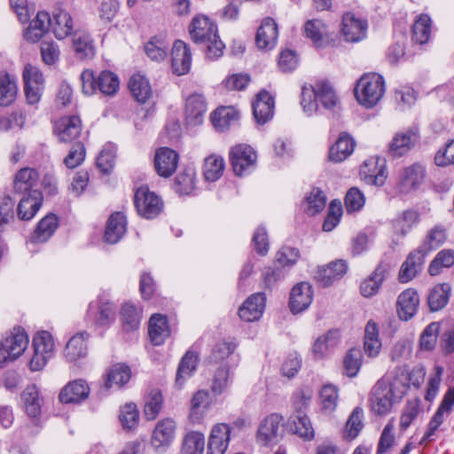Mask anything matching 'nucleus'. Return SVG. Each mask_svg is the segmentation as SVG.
I'll return each mask as SVG.
<instances>
[{"instance_id":"nucleus-1","label":"nucleus","mask_w":454,"mask_h":454,"mask_svg":"<svg viewBox=\"0 0 454 454\" xmlns=\"http://www.w3.org/2000/svg\"><path fill=\"white\" fill-rule=\"evenodd\" d=\"M192 40L207 44V57L214 59L223 54L224 44L219 39L217 26L208 17L198 15L192 19L189 27Z\"/></svg>"},{"instance_id":"nucleus-2","label":"nucleus","mask_w":454,"mask_h":454,"mask_svg":"<svg viewBox=\"0 0 454 454\" xmlns=\"http://www.w3.org/2000/svg\"><path fill=\"white\" fill-rule=\"evenodd\" d=\"M318 102L328 110L338 106V98L332 86L325 82H318L315 86H303L301 99L303 111L308 115L313 114L317 111Z\"/></svg>"},{"instance_id":"nucleus-3","label":"nucleus","mask_w":454,"mask_h":454,"mask_svg":"<svg viewBox=\"0 0 454 454\" xmlns=\"http://www.w3.org/2000/svg\"><path fill=\"white\" fill-rule=\"evenodd\" d=\"M82 92L93 95L98 90L106 96H114L119 90L120 80L116 74L103 70L96 74L92 70L86 69L80 75Z\"/></svg>"},{"instance_id":"nucleus-4","label":"nucleus","mask_w":454,"mask_h":454,"mask_svg":"<svg viewBox=\"0 0 454 454\" xmlns=\"http://www.w3.org/2000/svg\"><path fill=\"white\" fill-rule=\"evenodd\" d=\"M385 90L382 75L376 73L365 74L356 82L355 96L360 105L372 108L382 98Z\"/></svg>"},{"instance_id":"nucleus-5","label":"nucleus","mask_w":454,"mask_h":454,"mask_svg":"<svg viewBox=\"0 0 454 454\" xmlns=\"http://www.w3.org/2000/svg\"><path fill=\"white\" fill-rule=\"evenodd\" d=\"M28 345V336L21 327L13 328L12 332L0 341V364L13 361L20 356Z\"/></svg>"},{"instance_id":"nucleus-6","label":"nucleus","mask_w":454,"mask_h":454,"mask_svg":"<svg viewBox=\"0 0 454 454\" xmlns=\"http://www.w3.org/2000/svg\"><path fill=\"white\" fill-rule=\"evenodd\" d=\"M137 214L145 219L157 217L163 209L162 200L147 186H139L134 195Z\"/></svg>"},{"instance_id":"nucleus-7","label":"nucleus","mask_w":454,"mask_h":454,"mask_svg":"<svg viewBox=\"0 0 454 454\" xmlns=\"http://www.w3.org/2000/svg\"><path fill=\"white\" fill-rule=\"evenodd\" d=\"M176 423L173 419L159 420L153 430L150 444L158 454L165 453L176 438Z\"/></svg>"},{"instance_id":"nucleus-8","label":"nucleus","mask_w":454,"mask_h":454,"mask_svg":"<svg viewBox=\"0 0 454 454\" xmlns=\"http://www.w3.org/2000/svg\"><path fill=\"white\" fill-rule=\"evenodd\" d=\"M426 177V168L419 163L402 168L398 174L396 192L402 195L410 194L419 189Z\"/></svg>"},{"instance_id":"nucleus-9","label":"nucleus","mask_w":454,"mask_h":454,"mask_svg":"<svg viewBox=\"0 0 454 454\" xmlns=\"http://www.w3.org/2000/svg\"><path fill=\"white\" fill-rule=\"evenodd\" d=\"M282 420V416L278 413H272L263 419L257 430V442L262 446L277 444L284 434Z\"/></svg>"},{"instance_id":"nucleus-10","label":"nucleus","mask_w":454,"mask_h":454,"mask_svg":"<svg viewBox=\"0 0 454 454\" xmlns=\"http://www.w3.org/2000/svg\"><path fill=\"white\" fill-rule=\"evenodd\" d=\"M22 78L27 104L38 103L44 88V78L42 72L38 67L27 64L22 72Z\"/></svg>"},{"instance_id":"nucleus-11","label":"nucleus","mask_w":454,"mask_h":454,"mask_svg":"<svg viewBox=\"0 0 454 454\" xmlns=\"http://www.w3.org/2000/svg\"><path fill=\"white\" fill-rule=\"evenodd\" d=\"M398 400L394 393L389 389L386 379L379 380L373 386L371 392V408L378 415L387 414L393 406L395 401Z\"/></svg>"},{"instance_id":"nucleus-12","label":"nucleus","mask_w":454,"mask_h":454,"mask_svg":"<svg viewBox=\"0 0 454 454\" xmlns=\"http://www.w3.org/2000/svg\"><path fill=\"white\" fill-rule=\"evenodd\" d=\"M360 176L367 184L382 186L388 176L386 160L379 156H371L361 166Z\"/></svg>"},{"instance_id":"nucleus-13","label":"nucleus","mask_w":454,"mask_h":454,"mask_svg":"<svg viewBox=\"0 0 454 454\" xmlns=\"http://www.w3.org/2000/svg\"><path fill=\"white\" fill-rule=\"evenodd\" d=\"M230 159L234 173L242 176L255 164L257 155L250 145L237 144L231 150Z\"/></svg>"},{"instance_id":"nucleus-14","label":"nucleus","mask_w":454,"mask_h":454,"mask_svg":"<svg viewBox=\"0 0 454 454\" xmlns=\"http://www.w3.org/2000/svg\"><path fill=\"white\" fill-rule=\"evenodd\" d=\"M453 405L454 387L449 388L445 393L440 406L428 424V429L422 437L420 444L426 445L433 441L432 436L435 434V432L444 421V414L450 413Z\"/></svg>"},{"instance_id":"nucleus-15","label":"nucleus","mask_w":454,"mask_h":454,"mask_svg":"<svg viewBox=\"0 0 454 454\" xmlns=\"http://www.w3.org/2000/svg\"><path fill=\"white\" fill-rule=\"evenodd\" d=\"M82 121L79 116H64L54 122L53 132L60 142H74L81 136Z\"/></svg>"},{"instance_id":"nucleus-16","label":"nucleus","mask_w":454,"mask_h":454,"mask_svg":"<svg viewBox=\"0 0 454 454\" xmlns=\"http://www.w3.org/2000/svg\"><path fill=\"white\" fill-rule=\"evenodd\" d=\"M178 153L169 147H160L155 152L154 168L156 173L164 178L171 176L178 165Z\"/></svg>"},{"instance_id":"nucleus-17","label":"nucleus","mask_w":454,"mask_h":454,"mask_svg":"<svg viewBox=\"0 0 454 454\" xmlns=\"http://www.w3.org/2000/svg\"><path fill=\"white\" fill-rule=\"evenodd\" d=\"M240 113L233 106H220L210 114V121L217 132H226L239 124Z\"/></svg>"},{"instance_id":"nucleus-18","label":"nucleus","mask_w":454,"mask_h":454,"mask_svg":"<svg viewBox=\"0 0 454 454\" xmlns=\"http://www.w3.org/2000/svg\"><path fill=\"white\" fill-rule=\"evenodd\" d=\"M231 440V427L229 424L218 423L210 432L207 442V454H224Z\"/></svg>"},{"instance_id":"nucleus-19","label":"nucleus","mask_w":454,"mask_h":454,"mask_svg":"<svg viewBox=\"0 0 454 454\" xmlns=\"http://www.w3.org/2000/svg\"><path fill=\"white\" fill-rule=\"evenodd\" d=\"M192 52L184 42L176 40L171 51V67L176 75H184L191 69Z\"/></svg>"},{"instance_id":"nucleus-20","label":"nucleus","mask_w":454,"mask_h":454,"mask_svg":"<svg viewBox=\"0 0 454 454\" xmlns=\"http://www.w3.org/2000/svg\"><path fill=\"white\" fill-rule=\"evenodd\" d=\"M313 290L310 284L301 282L290 293L289 307L294 314L306 310L312 302Z\"/></svg>"},{"instance_id":"nucleus-21","label":"nucleus","mask_w":454,"mask_h":454,"mask_svg":"<svg viewBox=\"0 0 454 454\" xmlns=\"http://www.w3.org/2000/svg\"><path fill=\"white\" fill-rule=\"evenodd\" d=\"M348 265L345 261L336 260L327 265L318 267L314 274L317 282L325 287L341 278L347 272Z\"/></svg>"},{"instance_id":"nucleus-22","label":"nucleus","mask_w":454,"mask_h":454,"mask_svg":"<svg viewBox=\"0 0 454 454\" xmlns=\"http://www.w3.org/2000/svg\"><path fill=\"white\" fill-rule=\"evenodd\" d=\"M275 103L266 90L260 91L253 103V114L258 125H263L273 118Z\"/></svg>"},{"instance_id":"nucleus-23","label":"nucleus","mask_w":454,"mask_h":454,"mask_svg":"<svg viewBox=\"0 0 454 454\" xmlns=\"http://www.w3.org/2000/svg\"><path fill=\"white\" fill-rule=\"evenodd\" d=\"M420 222V213L414 208H407L399 212L392 220L391 224L395 235L405 237Z\"/></svg>"},{"instance_id":"nucleus-24","label":"nucleus","mask_w":454,"mask_h":454,"mask_svg":"<svg viewBox=\"0 0 454 454\" xmlns=\"http://www.w3.org/2000/svg\"><path fill=\"white\" fill-rule=\"evenodd\" d=\"M382 379L387 380L389 389L397 399L401 400L410 388L411 372L406 366H397Z\"/></svg>"},{"instance_id":"nucleus-25","label":"nucleus","mask_w":454,"mask_h":454,"mask_svg":"<svg viewBox=\"0 0 454 454\" xmlns=\"http://www.w3.org/2000/svg\"><path fill=\"white\" fill-rule=\"evenodd\" d=\"M266 296L263 293L250 295L239 309V317L247 322L258 320L265 309Z\"/></svg>"},{"instance_id":"nucleus-26","label":"nucleus","mask_w":454,"mask_h":454,"mask_svg":"<svg viewBox=\"0 0 454 454\" xmlns=\"http://www.w3.org/2000/svg\"><path fill=\"white\" fill-rule=\"evenodd\" d=\"M90 393L87 382L82 379L67 383L59 393V401L63 403H79L85 401Z\"/></svg>"},{"instance_id":"nucleus-27","label":"nucleus","mask_w":454,"mask_h":454,"mask_svg":"<svg viewBox=\"0 0 454 454\" xmlns=\"http://www.w3.org/2000/svg\"><path fill=\"white\" fill-rule=\"evenodd\" d=\"M341 30L346 41L356 43L365 37L367 22L356 18L353 13L347 12L342 18Z\"/></svg>"},{"instance_id":"nucleus-28","label":"nucleus","mask_w":454,"mask_h":454,"mask_svg":"<svg viewBox=\"0 0 454 454\" xmlns=\"http://www.w3.org/2000/svg\"><path fill=\"white\" fill-rule=\"evenodd\" d=\"M207 103L201 94L189 96L185 102V121L187 125L197 126L203 122Z\"/></svg>"},{"instance_id":"nucleus-29","label":"nucleus","mask_w":454,"mask_h":454,"mask_svg":"<svg viewBox=\"0 0 454 454\" xmlns=\"http://www.w3.org/2000/svg\"><path fill=\"white\" fill-rule=\"evenodd\" d=\"M286 427L289 431L305 441H311L315 437V431L310 419L302 411H295L289 417Z\"/></svg>"},{"instance_id":"nucleus-30","label":"nucleus","mask_w":454,"mask_h":454,"mask_svg":"<svg viewBox=\"0 0 454 454\" xmlns=\"http://www.w3.org/2000/svg\"><path fill=\"white\" fill-rule=\"evenodd\" d=\"M278 35L276 21L272 18L264 19L257 29L255 36L257 46L262 50H271L277 43Z\"/></svg>"},{"instance_id":"nucleus-31","label":"nucleus","mask_w":454,"mask_h":454,"mask_svg":"<svg viewBox=\"0 0 454 454\" xmlns=\"http://www.w3.org/2000/svg\"><path fill=\"white\" fill-rule=\"evenodd\" d=\"M43 202L42 193L34 190L23 197L17 206V215L21 221H29L40 209Z\"/></svg>"},{"instance_id":"nucleus-32","label":"nucleus","mask_w":454,"mask_h":454,"mask_svg":"<svg viewBox=\"0 0 454 454\" xmlns=\"http://www.w3.org/2000/svg\"><path fill=\"white\" fill-rule=\"evenodd\" d=\"M51 19L46 12H38L24 31V38L30 43L38 42L51 27Z\"/></svg>"},{"instance_id":"nucleus-33","label":"nucleus","mask_w":454,"mask_h":454,"mask_svg":"<svg viewBox=\"0 0 454 454\" xmlns=\"http://www.w3.org/2000/svg\"><path fill=\"white\" fill-rule=\"evenodd\" d=\"M419 303L418 293L411 288L400 294L397 299V311L402 320L411 319L417 312Z\"/></svg>"},{"instance_id":"nucleus-34","label":"nucleus","mask_w":454,"mask_h":454,"mask_svg":"<svg viewBox=\"0 0 454 454\" xmlns=\"http://www.w3.org/2000/svg\"><path fill=\"white\" fill-rule=\"evenodd\" d=\"M425 253L422 250H415L411 252L402 264L398 278L402 283H407L416 277L421 270L424 263Z\"/></svg>"},{"instance_id":"nucleus-35","label":"nucleus","mask_w":454,"mask_h":454,"mask_svg":"<svg viewBox=\"0 0 454 454\" xmlns=\"http://www.w3.org/2000/svg\"><path fill=\"white\" fill-rule=\"evenodd\" d=\"M382 348L378 325L373 320H369L364 328V349L367 356L377 357Z\"/></svg>"},{"instance_id":"nucleus-36","label":"nucleus","mask_w":454,"mask_h":454,"mask_svg":"<svg viewBox=\"0 0 454 454\" xmlns=\"http://www.w3.org/2000/svg\"><path fill=\"white\" fill-rule=\"evenodd\" d=\"M127 221L121 212L111 215L107 221L104 239L106 243L116 244L126 232Z\"/></svg>"},{"instance_id":"nucleus-37","label":"nucleus","mask_w":454,"mask_h":454,"mask_svg":"<svg viewBox=\"0 0 454 454\" xmlns=\"http://www.w3.org/2000/svg\"><path fill=\"white\" fill-rule=\"evenodd\" d=\"M51 27L58 39H64L70 35L74 30V23L71 15L65 10H55L53 12Z\"/></svg>"},{"instance_id":"nucleus-38","label":"nucleus","mask_w":454,"mask_h":454,"mask_svg":"<svg viewBox=\"0 0 454 454\" xmlns=\"http://www.w3.org/2000/svg\"><path fill=\"white\" fill-rule=\"evenodd\" d=\"M59 226L58 217L54 214L44 216L37 224L30 240L33 243H44L55 232Z\"/></svg>"},{"instance_id":"nucleus-39","label":"nucleus","mask_w":454,"mask_h":454,"mask_svg":"<svg viewBox=\"0 0 454 454\" xmlns=\"http://www.w3.org/2000/svg\"><path fill=\"white\" fill-rule=\"evenodd\" d=\"M89 334L85 332L74 335L67 343L64 355L70 362H74L87 355L86 340Z\"/></svg>"},{"instance_id":"nucleus-40","label":"nucleus","mask_w":454,"mask_h":454,"mask_svg":"<svg viewBox=\"0 0 454 454\" xmlns=\"http://www.w3.org/2000/svg\"><path fill=\"white\" fill-rule=\"evenodd\" d=\"M340 334L338 331L331 330L317 338L312 346V355L316 359L326 356L338 342Z\"/></svg>"},{"instance_id":"nucleus-41","label":"nucleus","mask_w":454,"mask_h":454,"mask_svg":"<svg viewBox=\"0 0 454 454\" xmlns=\"http://www.w3.org/2000/svg\"><path fill=\"white\" fill-rule=\"evenodd\" d=\"M451 287L447 283L438 284L434 286L429 292L427 296V303L429 309L433 312L439 311L443 309L450 299Z\"/></svg>"},{"instance_id":"nucleus-42","label":"nucleus","mask_w":454,"mask_h":454,"mask_svg":"<svg viewBox=\"0 0 454 454\" xmlns=\"http://www.w3.org/2000/svg\"><path fill=\"white\" fill-rule=\"evenodd\" d=\"M149 335L154 345H160L169 335V328L166 317L154 314L151 317L148 328Z\"/></svg>"},{"instance_id":"nucleus-43","label":"nucleus","mask_w":454,"mask_h":454,"mask_svg":"<svg viewBox=\"0 0 454 454\" xmlns=\"http://www.w3.org/2000/svg\"><path fill=\"white\" fill-rule=\"evenodd\" d=\"M198 364V356L196 353L187 351L182 357L176 376V385L181 388L185 380L192 377L196 371Z\"/></svg>"},{"instance_id":"nucleus-44","label":"nucleus","mask_w":454,"mask_h":454,"mask_svg":"<svg viewBox=\"0 0 454 454\" xmlns=\"http://www.w3.org/2000/svg\"><path fill=\"white\" fill-rule=\"evenodd\" d=\"M39 175L35 168H23L20 169L14 177L13 188L16 192L23 193L29 191L36 184Z\"/></svg>"},{"instance_id":"nucleus-45","label":"nucleus","mask_w":454,"mask_h":454,"mask_svg":"<svg viewBox=\"0 0 454 454\" xmlns=\"http://www.w3.org/2000/svg\"><path fill=\"white\" fill-rule=\"evenodd\" d=\"M129 88L138 103H145L152 96V88L146 77L140 74H133L129 82Z\"/></svg>"},{"instance_id":"nucleus-46","label":"nucleus","mask_w":454,"mask_h":454,"mask_svg":"<svg viewBox=\"0 0 454 454\" xmlns=\"http://www.w3.org/2000/svg\"><path fill=\"white\" fill-rule=\"evenodd\" d=\"M22 399L27 414L32 419H36L41 414L42 407L38 388L34 385L27 386L23 391Z\"/></svg>"},{"instance_id":"nucleus-47","label":"nucleus","mask_w":454,"mask_h":454,"mask_svg":"<svg viewBox=\"0 0 454 454\" xmlns=\"http://www.w3.org/2000/svg\"><path fill=\"white\" fill-rule=\"evenodd\" d=\"M131 377V370L129 366L124 364H116L107 373L105 382V388L109 389L114 386L121 387L125 385Z\"/></svg>"},{"instance_id":"nucleus-48","label":"nucleus","mask_w":454,"mask_h":454,"mask_svg":"<svg viewBox=\"0 0 454 454\" xmlns=\"http://www.w3.org/2000/svg\"><path fill=\"white\" fill-rule=\"evenodd\" d=\"M225 162L222 156L211 154L204 160L203 176L207 181L215 182L223 174Z\"/></svg>"},{"instance_id":"nucleus-49","label":"nucleus","mask_w":454,"mask_h":454,"mask_svg":"<svg viewBox=\"0 0 454 454\" xmlns=\"http://www.w3.org/2000/svg\"><path fill=\"white\" fill-rule=\"evenodd\" d=\"M320 405L325 414L333 413L338 405L339 388L333 384H325L319 392Z\"/></svg>"},{"instance_id":"nucleus-50","label":"nucleus","mask_w":454,"mask_h":454,"mask_svg":"<svg viewBox=\"0 0 454 454\" xmlns=\"http://www.w3.org/2000/svg\"><path fill=\"white\" fill-rule=\"evenodd\" d=\"M18 92L15 77L5 73L0 74V105L9 106L16 99Z\"/></svg>"},{"instance_id":"nucleus-51","label":"nucleus","mask_w":454,"mask_h":454,"mask_svg":"<svg viewBox=\"0 0 454 454\" xmlns=\"http://www.w3.org/2000/svg\"><path fill=\"white\" fill-rule=\"evenodd\" d=\"M204 449V434L198 431H192L184 436L180 454H203Z\"/></svg>"},{"instance_id":"nucleus-52","label":"nucleus","mask_w":454,"mask_h":454,"mask_svg":"<svg viewBox=\"0 0 454 454\" xmlns=\"http://www.w3.org/2000/svg\"><path fill=\"white\" fill-rule=\"evenodd\" d=\"M73 48L79 59H89L95 54L93 42L90 36L85 33H79L74 35Z\"/></svg>"},{"instance_id":"nucleus-53","label":"nucleus","mask_w":454,"mask_h":454,"mask_svg":"<svg viewBox=\"0 0 454 454\" xmlns=\"http://www.w3.org/2000/svg\"><path fill=\"white\" fill-rule=\"evenodd\" d=\"M447 239L446 230L442 225H435L427 234L423 244L418 248L422 250L425 255L439 247H441Z\"/></svg>"},{"instance_id":"nucleus-54","label":"nucleus","mask_w":454,"mask_h":454,"mask_svg":"<svg viewBox=\"0 0 454 454\" xmlns=\"http://www.w3.org/2000/svg\"><path fill=\"white\" fill-rule=\"evenodd\" d=\"M385 269L379 266L375 269L370 278L364 279L360 286V291L363 296L372 297L375 295L385 278Z\"/></svg>"},{"instance_id":"nucleus-55","label":"nucleus","mask_w":454,"mask_h":454,"mask_svg":"<svg viewBox=\"0 0 454 454\" xmlns=\"http://www.w3.org/2000/svg\"><path fill=\"white\" fill-rule=\"evenodd\" d=\"M432 20L427 14H421L412 27V40L416 43L424 44L428 42L431 33Z\"/></svg>"},{"instance_id":"nucleus-56","label":"nucleus","mask_w":454,"mask_h":454,"mask_svg":"<svg viewBox=\"0 0 454 454\" xmlns=\"http://www.w3.org/2000/svg\"><path fill=\"white\" fill-rule=\"evenodd\" d=\"M304 33L316 47L324 46L326 28L322 20L317 19L308 20L304 25Z\"/></svg>"},{"instance_id":"nucleus-57","label":"nucleus","mask_w":454,"mask_h":454,"mask_svg":"<svg viewBox=\"0 0 454 454\" xmlns=\"http://www.w3.org/2000/svg\"><path fill=\"white\" fill-rule=\"evenodd\" d=\"M145 51L152 60L161 61L168 55V43L162 37L154 36L145 43Z\"/></svg>"},{"instance_id":"nucleus-58","label":"nucleus","mask_w":454,"mask_h":454,"mask_svg":"<svg viewBox=\"0 0 454 454\" xmlns=\"http://www.w3.org/2000/svg\"><path fill=\"white\" fill-rule=\"evenodd\" d=\"M362 360V351L355 348H350L343 359L344 373L349 378L356 377L360 371Z\"/></svg>"},{"instance_id":"nucleus-59","label":"nucleus","mask_w":454,"mask_h":454,"mask_svg":"<svg viewBox=\"0 0 454 454\" xmlns=\"http://www.w3.org/2000/svg\"><path fill=\"white\" fill-rule=\"evenodd\" d=\"M454 264V250L443 249L440 251L431 262L428 272L431 276L441 273L442 268H450Z\"/></svg>"},{"instance_id":"nucleus-60","label":"nucleus","mask_w":454,"mask_h":454,"mask_svg":"<svg viewBox=\"0 0 454 454\" xmlns=\"http://www.w3.org/2000/svg\"><path fill=\"white\" fill-rule=\"evenodd\" d=\"M121 318L126 331H135L139 327L141 316L137 308L129 303H124L121 310Z\"/></svg>"},{"instance_id":"nucleus-61","label":"nucleus","mask_w":454,"mask_h":454,"mask_svg":"<svg viewBox=\"0 0 454 454\" xmlns=\"http://www.w3.org/2000/svg\"><path fill=\"white\" fill-rule=\"evenodd\" d=\"M440 326L438 323L429 324L422 332L419 338V348L423 351L434 349L439 335Z\"/></svg>"},{"instance_id":"nucleus-62","label":"nucleus","mask_w":454,"mask_h":454,"mask_svg":"<svg viewBox=\"0 0 454 454\" xmlns=\"http://www.w3.org/2000/svg\"><path fill=\"white\" fill-rule=\"evenodd\" d=\"M306 212L310 215H315L321 212L326 205V196L323 191L318 188H313L306 197Z\"/></svg>"},{"instance_id":"nucleus-63","label":"nucleus","mask_w":454,"mask_h":454,"mask_svg":"<svg viewBox=\"0 0 454 454\" xmlns=\"http://www.w3.org/2000/svg\"><path fill=\"white\" fill-rule=\"evenodd\" d=\"M300 256L299 249L284 246L277 252L275 263L283 269L292 267L297 262Z\"/></svg>"},{"instance_id":"nucleus-64","label":"nucleus","mask_w":454,"mask_h":454,"mask_svg":"<svg viewBox=\"0 0 454 454\" xmlns=\"http://www.w3.org/2000/svg\"><path fill=\"white\" fill-rule=\"evenodd\" d=\"M163 398L160 391L153 390L145 404L144 414L146 419H154L162 408Z\"/></svg>"}]
</instances>
